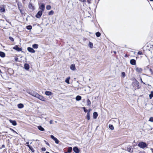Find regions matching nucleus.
<instances>
[{"label":"nucleus","instance_id":"6ab92c4d","mask_svg":"<svg viewBox=\"0 0 153 153\" xmlns=\"http://www.w3.org/2000/svg\"><path fill=\"white\" fill-rule=\"evenodd\" d=\"M86 117L88 120H89L90 119V114H89V111H88L87 115Z\"/></svg>","mask_w":153,"mask_h":153},{"label":"nucleus","instance_id":"412c9836","mask_svg":"<svg viewBox=\"0 0 153 153\" xmlns=\"http://www.w3.org/2000/svg\"><path fill=\"white\" fill-rule=\"evenodd\" d=\"M18 107L19 108H22L24 107V105L20 103L18 104Z\"/></svg>","mask_w":153,"mask_h":153},{"label":"nucleus","instance_id":"6e6552de","mask_svg":"<svg viewBox=\"0 0 153 153\" xmlns=\"http://www.w3.org/2000/svg\"><path fill=\"white\" fill-rule=\"evenodd\" d=\"M5 6L4 5H3L1 6L0 7V11L1 12H5Z\"/></svg>","mask_w":153,"mask_h":153},{"label":"nucleus","instance_id":"3c124183","mask_svg":"<svg viewBox=\"0 0 153 153\" xmlns=\"http://www.w3.org/2000/svg\"><path fill=\"white\" fill-rule=\"evenodd\" d=\"M53 121L52 120H51L50 121V123L51 124H52Z\"/></svg>","mask_w":153,"mask_h":153},{"label":"nucleus","instance_id":"5701e85b","mask_svg":"<svg viewBox=\"0 0 153 153\" xmlns=\"http://www.w3.org/2000/svg\"><path fill=\"white\" fill-rule=\"evenodd\" d=\"M136 70L137 72H141L142 71V70L141 68H136Z\"/></svg>","mask_w":153,"mask_h":153},{"label":"nucleus","instance_id":"1a4fd4ad","mask_svg":"<svg viewBox=\"0 0 153 153\" xmlns=\"http://www.w3.org/2000/svg\"><path fill=\"white\" fill-rule=\"evenodd\" d=\"M73 149V151L76 153H79V150L77 147H74Z\"/></svg>","mask_w":153,"mask_h":153},{"label":"nucleus","instance_id":"c756f323","mask_svg":"<svg viewBox=\"0 0 153 153\" xmlns=\"http://www.w3.org/2000/svg\"><path fill=\"white\" fill-rule=\"evenodd\" d=\"M109 127L111 130H113L114 129V126L112 125H109Z\"/></svg>","mask_w":153,"mask_h":153},{"label":"nucleus","instance_id":"4468645a","mask_svg":"<svg viewBox=\"0 0 153 153\" xmlns=\"http://www.w3.org/2000/svg\"><path fill=\"white\" fill-rule=\"evenodd\" d=\"M37 127L38 129L41 131H45L44 128L41 126H38Z\"/></svg>","mask_w":153,"mask_h":153},{"label":"nucleus","instance_id":"f704fd0d","mask_svg":"<svg viewBox=\"0 0 153 153\" xmlns=\"http://www.w3.org/2000/svg\"><path fill=\"white\" fill-rule=\"evenodd\" d=\"M32 27L31 25H28L27 27V28L28 30H31L32 29Z\"/></svg>","mask_w":153,"mask_h":153},{"label":"nucleus","instance_id":"c9c22d12","mask_svg":"<svg viewBox=\"0 0 153 153\" xmlns=\"http://www.w3.org/2000/svg\"><path fill=\"white\" fill-rule=\"evenodd\" d=\"M54 141H55V143L56 144H58L59 143L58 140L56 138L55 139Z\"/></svg>","mask_w":153,"mask_h":153},{"label":"nucleus","instance_id":"4d7b16f0","mask_svg":"<svg viewBox=\"0 0 153 153\" xmlns=\"http://www.w3.org/2000/svg\"><path fill=\"white\" fill-rule=\"evenodd\" d=\"M56 138L55 137H54V138L53 139V140H55V139Z\"/></svg>","mask_w":153,"mask_h":153},{"label":"nucleus","instance_id":"20e7f679","mask_svg":"<svg viewBox=\"0 0 153 153\" xmlns=\"http://www.w3.org/2000/svg\"><path fill=\"white\" fill-rule=\"evenodd\" d=\"M39 9L40 10L39 11H41L42 12H43L45 9V5L44 4H42L39 7Z\"/></svg>","mask_w":153,"mask_h":153},{"label":"nucleus","instance_id":"a211bd4d","mask_svg":"<svg viewBox=\"0 0 153 153\" xmlns=\"http://www.w3.org/2000/svg\"><path fill=\"white\" fill-rule=\"evenodd\" d=\"M38 45L37 44H34L32 45V47L34 49H37L38 48Z\"/></svg>","mask_w":153,"mask_h":153},{"label":"nucleus","instance_id":"58836bf2","mask_svg":"<svg viewBox=\"0 0 153 153\" xmlns=\"http://www.w3.org/2000/svg\"><path fill=\"white\" fill-rule=\"evenodd\" d=\"M137 54L138 55H142L143 54V53L141 51H139L138 52Z\"/></svg>","mask_w":153,"mask_h":153},{"label":"nucleus","instance_id":"9d476101","mask_svg":"<svg viewBox=\"0 0 153 153\" xmlns=\"http://www.w3.org/2000/svg\"><path fill=\"white\" fill-rule=\"evenodd\" d=\"M130 63L132 65H135L136 64V60L134 59H131L130 61Z\"/></svg>","mask_w":153,"mask_h":153},{"label":"nucleus","instance_id":"ddd939ff","mask_svg":"<svg viewBox=\"0 0 153 153\" xmlns=\"http://www.w3.org/2000/svg\"><path fill=\"white\" fill-rule=\"evenodd\" d=\"M24 68L26 70H28L29 69V65L27 63H25L24 65Z\"/></svg>","mask_w":153,"mask_h":153},{"label":"nucleus","instance_id":"a878e982","mask_svg":"<svg viewBox=\"0 0 153 153\" xmlns=\"http://www.w3.org/2000/svg\"><path fill=\"white\" fill-rule=\"evenodd\" d=\"M72 150V148L71 147H69L68 148V152L70 153L71 152Z\"/></svg>","mask_w":153,"mask_h":153},{"label":"nucleus","instance_id":"6e6d98bb","mask_svg":"<svg viewBox=\"0 0 153 153\" xmlns=\"http://www.w3.org/2000/svg\"><path fill=\"white\" fill-rule=\"evenodd\" d=\"M2 147H4V145H2Z\"/></svg>","mask_w":153,"mask_h":153},{"label":"nucleus","instance_id":"c03bdc74","mask_svg":"<svg viewBox=\"0 0 153 153\" xmlns=\"http://www.w3.org/2000/svg\"><path fill=\"white\" fill-rule=\"evenodd\" d=\"M19 10L20 11V12L22 14H24V13H23V11L21 9H19Z\"/></svg>","mask_w":153,"mask_h":153},{"label":"nucleus","instance_id":"f3484780","mask_svg":"<svg viewBox=\"0 0 153 153\" xmlns=\"http://www.w3.org/2000/svg\"><path fill=\"white\" fill-rule=\"evenodd\" d=\"M5 53L2 51H0V56L1 57H4L5 56Z\"/></svg>","mask_w":153,"mask_h":153},{"label":"nucleus","instance_id":"de8ad7c7","mask_svg":"<svg viewBox=\"0 0 153 153\" xmlns=\"http://www.w3.org/2000/svg\"><path fill=\"white\" fill-rule=\"evenodd\" d=\"M26 146L28 147V146H30L29 145V142H27L26 143Z\"/></svg>","mask_w":153,"mask_h":153},{"label":"nucleus","instance_id":"bb28decb","mask_svg":"<svg viewBox=\"0 0 153 153\" xmlns=\"http://www.w3.org/2000/svg\"><path fill=\"white\" fill-rule=\"evenodd\" d=\"M150 99H151L152 97H153V91H151L150 94L149 95Z\"/></svg>","mask_w":153,"mask_h":153},{"label":"nucleus","instance_id":"603ef678","mask_svg":"<svg viewBox=\"0 0 153 153\" xmlns=\"http://www.w3.org/2000/svg\"><path fill=\"white\" fill-rule=\"evenodd\" d=\"M139 153H145L143 151H140Z\"/></svg>","mask_w":153,"mask_h":153},{"label":"nucleus","instance_id":"72a5a7b5","mask_svg":"<svg viewBox=\"0 0 153 153\" xmlns=\"http://www.w3.org/2000/svg\"><path fill=\"white\" fill-rule=\"evenodd\" d=\"M54 13V12L53 10H51L48 13V15H52Z\"/></svg>","mask_w":153,"mask_h":153},{"label":"nucleus","instance_id":"052dcab7","mask_svg":"<svg viewBox=\"0 0 153 153\" xmlns=\"http://www.w3.org/2000/svg\"><path fill=\"white\" fill-rule=\"evenodd\" d=\"M150 1H153V0H150Z\"/></svg>","mask_w":153,"mask_h":153},{"label":"nucleus","instance_id":"2eb2a0df","mask_svg":"<svg viewBox=\"0 0 153 153\" xmlns=\"http://www.w3.org/2000/svg\"><path fill=\"white\" fill-rule=\"evenodd\" d=\"M70 69L73 71H74L76 69V68L75 67V65L74 64H72L70 66Z\"/></svg>","mask_w":153,"mask_h":153},{"label":"nucleus","instance_id":"f03ea898","mask_svg":"<svg viewBox=\"0 0 153 153\" xmlns=\"http://www.w3.org/2000/svg\"><path fill=\"white\" fill-rule=\"evenodd\" d=\"M28 93L31 95L37 97L38 94L36 92L34 91H31L29 92Z\"/></svg>","mask_w":153,"mask_h":153},{"label":"nucleus","instance_id":"2f4dec72","mask_svg":"<svg viewBox=\"0 0 153 153\" xmlns=\"http://www.w3.org/2000/svg\"><path fill=\"white\" fill-rule=\"evenodd\" d=\"M88 45L90 48H92L93 46V43L91 42H89Z\"/></svg>","mask_w":153,"mask_h":153},{"label":"nucleus","instance_id":"423d86ee","mask_svg":"<svg viewBox=\"0 0 153 153\" xmlns=\"http://www.w3.org/2000/svg\"><path fill=\"white\" fill-rule=\"evenodd\" d=\"M27 50L29 52L32 53H34L35 52V51L33 48H31V47H28Z\"/></svg>","mask_w":153,"mask_h":153},{"label":"nucleus","instance_id":"a19ab883","mask_svg":"<svg viewBox=\"0 0 153 153\" xmlns=\"http://www.w3.org/2000/svg\"><path fill=\"white\" fill-rule=\"evenodd\" d=\"M82 108L83 109L85 112H86L87 111V110L86 109L85 107H83Z\"/></svg>","mask_w":153,"mask_h":153},{"label":"nucleus","instance_id":"393cba45","mask_svg":"<svg viewBox=\"0 0 153 153\" xmlns=\"http://www.w3.org/2000/svg\"><path fill=\"white\" fill-rule=\"evenodd\" d=\"M131 146H129L127 147V150L128 151L130 152L131 150Z\"/></svg>","mask_w":153,"mask_h":153},{"label":"nucleus","instance_id":"c85d7f7f","mask_svg":"<svg viewBox=\"0 0 153 153\" xmlns=\"http://www.w3.org/2000/svg\"><path fill=\"white\" fill-rule=\"evenodd\" d=\"M95 34L97 37H99L101 35V33L99 32L96 33Z\"/></svg>","mask_w":153,"mask_h":153},{"label":"nucleus","instance_id":"37998d69","mask_svg":"<svg viewBox=\"0 0 153 153\" xmlns=\"http://www.w3.org/2000/svg\"><path fill=\"white\" fill-rule=\"evenodd\" d=\"M10 130L12 131H13V132H15L16 133V134H17V133L12 128H10Z\"/></svg>","mask_w":153,"mask_h":153},{"label":"nucleus","instance_id":"b1692460","mask_svg":"<svg viewBox=\"0 0 153 153\" xmlns=\"http://www.w3.org/2000/svg\"><path fill=\"white\" fill-rule=\"evenodd\" d=\"M87 105L88 106H90L91 104V102L89 99H88L87 100Z\"/></svg>","mask_w":153,"mask_h":153},{"label":"nucleus","instance_id":"7ed1b4c3","mask_svg":"<svg viewBox=\"0 0 153 153\" xmlns=\"http://www.w3.org/2000/svg\"><path fill=\"white\" fill-rule=\"evenodd\" d=\"M42 12L39 11L36 15V17L38 18H40L42 14Z\"/></svg>","mask_w":153,"mask_h":153},{"label":"nucleus","instance_id":"f257e3e1","mask_svg":"<svg viewBox=\"0 0 153 153\" xmlns=\"http://www.w3.org/2000/svg\"><path fill=\"white\" fill-rule=\"evenodd\" d=\"M137 145L139 147L142 149L147 147L148 146L147 144L145 142H141L139 143Z\"/></svg>","mask_w":153,"mask_h":153},{"label":"nucleus","instance_id":"f8f14e48","mask_svg":"<svg viewBox=\"0 0 153 153\" xmlns=\"http://www.w3.org/2000/svg\"><path fill=\"white\" fill-rule=\"evenodd\" d=\"M98 116L97 113L96 112H94L93 114V117L94 119H96L97 118Z\"/></svg>","mask_w":153,"mask_h":153},{"label":"nucleus","instance_id":"09e8293b","mask_svg":"<svg viewBox=\"0 0 153 153\" xmlns=\"http://www.w3.org/2000/svg\"><path fill=\"white\" fill-rule=\"evenodd\" d=\"M91 0H87V2L88 4L91 3Z\"/></svg>","mask_w":153,"mask_h":153},{"label":"nucleus","instance_id":"5fc2aeb1","mask_svg":"<svg viewBox=\"0 0 153 153\" xmlns=\"http://www.w3.org/2000/svg\"><path fill=\"white\" fill-rule=\"evenodd\" d=\"M91 110V109H89L88 110V111H89V114H90Z\"/></svg>","mask_w":153,"mask_h":153},{"label":"nucleus","instance_id":"79ce46f5","mask_svg":"<svg viewBox=\"0 0 153 153\" xmlns=\"http://www.w3.org/2000/svg\"><path fill=\"white\" fill-rule=\"evenodd\" d=\"M41 150L42 151H46V149L45 147H42V148Z\"/></svg>","mask_w":153,"mask_h":153},{"label":"nucleus","instance_id":"0eeeda50","mask_svg":"<svg viewBox=\"0 0 153 153\" xmlns=\"http://www.w3.org/2000/svg\"><path fill=\"white\" fill-rule=\"evenodd\" d=\"M13 49L18 51H22V48H19L17 45H16L15 46L13 47Z\"/></svg>","mask_w":153,"mask_h":153},{"label":"nucleus","instance_id":"a18cd8bd","mask_svg":"<svg viewBox=\"0 0 153 153\" xmlns=\"http://www.w3.org/2000/svg\"><path fill=\"white\" fill-rule=\"evenodd\" d=\"M18 60H19V59L17 57H16L15 58V61H16V62H18L19 61H18Z\"/></svg>","mask_w":153,"mask_h":153},{"label":"nucleus","instance_id":"8fccbe9b","mask_svg":"<svg viewBox=\"0 0 153 153\" xmlns=\"http://www.w3.org/2000/svg\"><path fill=\"white\" fill-rule=\"evenodd\" d=\"M45 143L47 145H48V146H49V143H48V142H46V141H45Z\"/></svg>","mask_w":153,"mask_h":153},{"label":"nucleus","instance_id":"7c9ffc66","mask_svg":"<svg viewBox=\"0 0 153 153\" xmlns=\"http://www.w3.org/2000/svg\"><path fill=\"white\" fill-rule=\"evenodd\" d=\"M29 7L30 9H33V7L32 4L31 3H30L29 4Z\"/></svg>","mask_w":153,"mask_h":153},{"label":"nucleus","instance_id":"864d4df0","mask_svg":"<svg viewBox=\"0 0 153 153\" xmlns=\"http://www.w3.org/2000/svg\"><path fill=\"white\" fill-rule=\"evenodd\" d=\"M140 80H141V82H143V83L144 84H145V83L143 82V81H142V79L141 78H140Z\"/></svg>","mask_w":153,"mask_h":153},{"label":"nucleus","instance_id":"dca6fc26","mask_svg":"<svg viewBox=\"0 0 153 153\" xmlns=\"http://www.w3.org/2000/svg\"><path fill=\"white\" fill-rule=\"evenodd\" d=\"M45 94L47 95L50 96L51 95L52 93L50 91H46L45 92Z\"/></svg>","mask_w":153,"mask_h":153},{"label":"nucleus","instance_id":"473e14b6","mask_svg":"<svg viewBox=\"0 0 153 153\" xmlns=\"http://www.w3.org/2000/svg\"><path fill=\"white\" fill-rule=\"evenodd\" d=\"M46 8L47 10H50L51 8V6L50 5H48L46 6Z\"/></svg>","mask_w":153,"mask_h":153},{"label":"nucleus","instance_id":"39448f33","mask_svg":"<svg viewBox=\"0 0 153 153\" xmlns=\"http://www.w3.org/2000/svg\"><path fill=\"white\" fill-rule=\"evenodd\" d=\"M37 98L39 99L40 100L43 101H45V98L43 97L42 96L39 95V94H38L37 97Z\"/></svg>","mask_w":153,"mask_h":153},{"label":"nucleus","instance_id":"4c0bfd02","mask_svg":"<svg viewBox=\"0 0 153 153\" xmlns=\"http://www.w3.org/2000/svg\"><path fill=\"white\" fill-rule=\"evenodd\" d=\"M149 121L153 122V117H151L149 119Z\"/></svg>","mask_w":153,"mask_h":153},{"label":"nucleus","instance_id":"e433bc0d","mask_svg":"<svg viewBox=\"0 0 153 153\" xmlns=\"http://www.w3.org/2000/svg\"><path fill=\"white\" fill-rule=\"evenodd\" d=\"M9 39L12 42H13L14 41V39L11 36L9 37Z\"/></svg>","mask_w":153,"mask_h":153},{"label":"nucleus","instance_id":"cd10ccee","mask_svg":"<svg viewBox=\"0 0 153 153\" xmlns=\"http://www.w3.org/2000/svg\"><path fill=\"white\" fill-rule=\"evenodd\" d=\"M29 146L28 147L29 148V149L31 151L33 152H34V149L32 147V146Z\"/></svg>","mask_w":153,"mask_h":153},{"label":"nucleus","instance_id":"aec40b11","mask_svg":"<svg viewBox=\"0 0 153 153\" xmlns=\"http://www.w3.org/2000/svg\"><path fill=\"white\" fill-rule=\"evenodd\" d=\"M81 98L82 97H81V96L78 95L76 97V100L77 101H79L81 99Z\"/></svg>","mask_w":153,"mask_h":153},{"label":"nucleus","instance_id":"49530a36","mask_svg":"<svg viewBox=\"0 0 153 153\" xmlns=\"http://www.w3.org/2000/svg\"><path fill=\"white\" fill-rule=\"evenodd\" d=\"M51 137L52 139L55 137L54 136L52 135H51Z\"/></svg>","mask_w":153,"mask_h":153},{"label":"nucleus","instance_id":"4be33fe9","mask_svg":"<svg viewBox=\"0 0 153 153\" xmlns=\"http://www.w3.org/2000/svg\"><path fill=\"white\" fill-rule=\"evenodd\" d=\"M70 78V77H68L65 80V82L68 84H69V80Z\"/></svg>","mask_w":153,"mask_h":153},{"label":"nucleus","instance_id":"9b49d317","mask_svg":"<svg viewBox=\"0 0 153 153\" xmlns=\"http://www.w3.org/2000/svg\"><path fill=\"white\" fill-rule=\"evenodd\" d=\"M10 122L11 123L12 125L14 126H15L17 125V123L16 121L15 120H9Z\"/></svg>","mask_w":153,"mask_h":153},{"label":"nucleus","instance_id":"13d9d810","mask_svg":"<svg viewBox=\"0 0 153 153\" xmlns=\"http://www.w3.org/2000/svg\"><path fill=\"white\" fill-rule=\"evenodd\" d=\"M45 153H49V152H46Z\"/></svg>","mask_w":153,"mask_h":153},{"label":"nucleus","instance_id":"ea45409f","mask_svg":"<svg viewBox=\"0 0 153 153\" xmlns=\"http://www.w3.org/2000/svg\"><path fill=\"white\" fill-rule=\"evenodd\" d=\"M122 76L124 77L125 76V73L124 72H123L122 73Z\"/></svg>","mask_w":153,"mask_h":153},{"label":"nucleus","instance_id":"bf43d9fd","mask_svg":"<svg viewBox=\"0 0 153 153\" xmlns=\"http://www.w3.org/2000/svg\"><path fill=\"white\" fill-rule=\"evenodd\" d=\"M114 53H116V51H114Z\"/></svg>","mask_w":153,"mask_h":153}]
</instances>
